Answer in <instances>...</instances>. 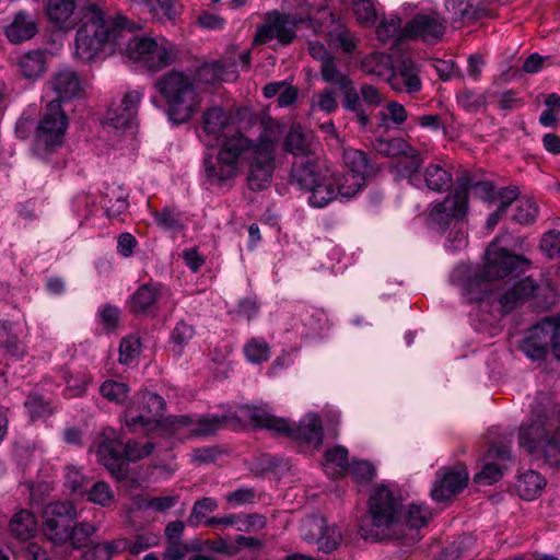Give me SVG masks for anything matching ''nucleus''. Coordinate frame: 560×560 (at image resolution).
Here are the masks:
<instances>
[{"label": "nucleus", "instance_id": "nucleus-1", "mask_svg": "<svg viewBox=\"0 0 560 560\" xmlns=\"http://www.w3.org/2000/svg\"><path fill=\"white\" fill-rule=\"evenodd\" d=\"M137 24L127 16L116 13L106 15L96 3L81 8L80 26L75 35L77 55L91 60L109 45L114 46L125 32L132 33Z\"/></svg>", "mask_w": 560, "mask_h": 560}, {"label": "nucleus", "instance_id": "nucleus-2", "mask_svg": "<svg viewBox=\"0 0 560 560\" xmlns=\"http://www.w3.org/2000/svg\"><path fill=\"white\" fill-rule=\"evenodd\" d=\"M529 266L530 261L526 257L511 254L505 248H499L493 241L487 248L483 268L463 282V294L468 302L480 303L494 293L495 280L508 276L517 277Z\"/></svg>", "mask_w": 560, "mask_h": 560}, {"label": "nucleus", "instance_id": "nucleus-3", "mask_svg": "<svg viewBox=\"0 0 560 560\" xmlns=\"http://www.w3.org/2000/svg\"><path fill=\"white\" fill-rule=\"evenodd\" d=\"M238 422L247 421L256 428L273 431L277 435L288 436L294 441L318 446L323 443V427L315 416L305 417L298 425L285 418H278L265 408L245 405L234 416Z\"/></svg>", "mask_w": 560, "mask_h": 560}, {"label": "nucleus", "instance_id": "nucleus-4", "mask_svg": "<svg viewBox=\"0 0 560 560\" xmlns=\"http://www.w3.org/2000/svg\"><path fill=\"white\" fill-rule=\"evenodd\" d=\"M402 502L399 497L386 486H376L369 498L365 536L372 539L387 540L401 539ZM364 530V527L362 526Z\"/></svg>", "mask_w": 560, "mask_h": 560}, {"label": "nucleus", "instance_id": "nucleus-5", "mask_svg": "<svg viewBox=\"0 0 560 560\" xmlns=\"http://www.w3.org/2000/svg\"><path fill=\"white\" fill-rule=\"evenodd\" d=\"M289 184L310 192L308 202L315 208H323L336 199L328 171L316 155L301 156L292 161Z\"/></svg>", "mask_w": 560, "mask_h": 560}, {"label": "nucleus", "instance_id": "nucleus-6", "mask_svg": "<svg viewBox=\"0 0 560 560\" xmlns=\"http://www.w3.org/2000/svg\"><path fill=\"white\" fill-rule=\"evenodd\" d=\"M167 104V116L176 125L187 122L199 107L194 81L183 72L171 71L154 84Z\"/></svg>", "mask_w": 560, "mask_h": 560}, {"label": "nucleus", "instance_id": "nucleus-7", "mask_svg": "<svg viewBox=\"0 0 560 560\" xmlns=\"http://www.w3.org/2000/svg\"><path fill=\"white\" fill-rule=\"evenodd\" d=\"M165 410L162 396L143 392L136 395L124 412L125 425L130 433L150 432L161 425V417Z\"/></svg>", "mask_w": 560, "mask_h": 560}, {"label": "nucleus", "instance_id": "nucleus-8", "mask_svg": "<svg viewBox=\"0 0 560 560\" xmlns=\"http://www.w3.org/2000/svg\"><path fill=\"white\" fill-rule=\"evenodd\" d=\"M68 127V117L57 101L49 102L39 120L33 144L36 155L45 159L57 148L61 147Z\"/></svg>", "mask_w": 560, "mask_h": 560}, {"label": "nucleus", "instance_id": "nucleus-9", "mask_svg": "<svg viewBox=\"0 0 560 560\" xmlns=\"http://www.w3.org/2000/svg\"><path fill=\"white\" fill-rule=\"evenodd\" d=\"M521 350L532 360H542L551 350L560 361V316L546 317L532 326L526 331Z\"/></svg>", "mask_w": 560, "mask_h": 560}, {"label": "nucleus", "instance_id": "nucleus-10", "mask_svg": "<svg viewBox=\"0 0 560 560\" xmlns=\"http://www.w3.org/2000/svg\"><path fill=\"white\" fill-rule=\"evenodd\" d=\"M78 518V511L72 502L54 501L43 510V533L55 546H65L69 540V530Z\"/></svg>", "mask_w": 560, "mask_h": 560}, {"label": "nucleus", "instance_id": "nucleus-11", "mask_svg": "<svg viewBox=\"0 0 560 560\" xmlns=\"http://www.w3.org/2000/svg\"><path fill=\"white\" fill-rule=\"evenodd\" d=\"M303 22L302 16L278 11L268 12L265 23L256 30L254 44L264 45L277 39L282 46L290 45L295 40L298 26Z\"/></svg>", "mask_w": 560, "mask_h": 560}, {"label": "nucleus", "instance_id": "nucleus-12", "mask_svg": "<svg viewBox=\"0 0 560 560\" xmlns=\"http://www.w3.org/2000/svg\"><path fill=\"white\" fill-rule=\"evenodd\" d=\"M469 475L464 465L441 467L435 472V481L431 489L433 501L446 502L460 493L468 483Z\"/></svg>", "mask_w": 560, "mask_h": 560}, {"label": "nucleus", "instance_id": "nucleus-13", "mask_svg": "<svg viewBox=\"0 0 560 560\" xmlns=\"http://www.w3.org/2000/svg\"><path fill=\"white\" fill-rule=\"evenodd\" d=\"M518 442L529 454L542 453L549 459L552 457L556 431L550 435L547 419L538 417L532 423L521 427Z\"/></svg>", "mask_w": 560, "mask_h": 560}, {"label": "nucleus", "instance_id": "nucleus-14", "mask_svg": "<svg viewBox=\"0 0 560 560\" xmlns=\"http://www.w3.org/2000/svg\"><path fill=\"white\" fill-rule=\"evenodd\" d=\"M247 186L253 191H261L268 188L275 171L273 145L269 141H262L260 150L246 164Z\"/></svg>", "mask_w": 560, "mask_h": 560}, {"label": "nucleus", "instance_id": "nucleus-15", "mask_svg": "<svg viewBox=\"0 0 560 560\" xmlns=\"http://www.w3.org/2000/svg\"><path fill=\"white\" fill-rule=\"evenodd\" d=\"M261 145L262 141L255 142L236 130L231 135L224 136L218 153L222 160L229 161L238 171L241 166L245 165L256 155Z\"/></svg>", "mask_w": 560, "mask_h": 560}, {"label": "nucleus", "instance_id": "nucleus-16", "mask_svg": "<svg viewBox=\"0 0 560 560\" xmlns=\"http://www.w3.org/2000/svg\"><path fill=\"white\" fill-rule=\"evenodd\" d=\"M302 537L317 546L326 553L337 549L341 541V534L336 526H328L326 520L319 516L307 518L301 528Z\"/></svg>", "mask_w": 560, "mask_h": 560}, {"label": "nucleus", "instance_id": "nucleus-17", "mask_svg": "<svg viewBox=\"0 0 560 560\" xmlns=\"http://www.w3.org/2000/svg\"><path fill=\"white\" fill-rule=\"evenodd\" d=\"M386 82L396 93L413 95L422 90L420 68L410 58H405L392 66Z\"/></svg>", "mask_w": 560, "mask_h": 560}, {"label": "nucleus", "instance_id": "nucleus-18", "mask_svg": "<svg viewBox=\"0 0 560 560\" xmlns=\"http://www.w3.org/2000/svg\"><path fill=\"white\" fill-rule=\"evenodd\" d=\"M446 28V20L438 15L417 14L402 27L405 39H421L436 43L442 39Z\"/></svg>", "mask_w": 560, "mask_h": 560}, {"label": "nucleus", "instance_id": "nucleus-19", "mask_svg": "<svg viewBox=\"0 0 560 560\" xmlns=\"http://www.w3.org/2000/svg\"><path fill=\"white\" fill-rule=\"evenodd\" d=\"M97 457L116 480L121 481L128 477L129 466L125 460L124 443L120 440L104 434L97 446Z\"/></svg>", "mask_w": 560, "mask_h": 560}, {"label": "nucleus", "instance_id": "nucleus-20", "mask_svg": "<svg viewBox=\"0 0 560 560\" xmlns=\"http://www.w3.org/2000/svg\"><path fill=\"white\" fill-rule=\"evenodd\" d=\"M163 296H172L170 289L164 284L160 282L141 284L128 301L129 310L136 315L150 314L153 312L158 301Z\"/></svg>", "mask_w": 560, "mask_h": 560}, {"label": "nucleus", "instance_id": "nucleus-21", "mask_svg": "<svg viewBox=\"0 0 560 560\" xmlns=\"http://www.w3.org/2000/svg\"><path fill=\"white\" fill-rule=\"evenodd\" d=\"M466 213L467 206L459 199L457 200L452 195H448L442 202L436 203L432 208L429 217L444 232L451 225L456 228L458 224H462Z\"/></svg>", "mask_w": 560, "mask_h": 560}, {"label": "nucleus", "instance_id": "nucleus-22", "mask_svg": "<svg viewBox=\"0 0 560 560\" xmlns=\"http://www.w3.org/2000/svg\"><path fill=\"white\" fill-rule=\"evenodd\" d=\"M141 96L138 91L126 93L119 106L108 109L106 124L117 130L131 128L137 118Z\"/></svg>", "mask_w": 560, "mask_h": 560}, {"label": "nucleus", "instance_id": "nucleus-23", "mask_svg": "<svg viewBox=\"0 0 560 560\" xmlns=\"http://www.w3.org/2000/svg\"><path fill=\"white\" fill-rule=\"evenodd\" d=\"M39 32L37 18L24 10L16 12L4 27V35L11 44L19 45L34 38Z\"/></svg>", "mask_w": 560, "mask_h": 560}, {"label": "nucleus", "instance_id": "nucleus-24", "mask_svg": "<svg viewBox=\"0 0 560 560\" xmlns=\"http://www.w3.org/2000/svg\"><path fill=\"white\" fill-rule=\"evenodd\" d=\"M232 122V116L220 106H211L202 114V132L208 138L207 144L214 145L224 136L226 129Z\"/></svg>", "mask_w": 560, "mask_h": 560}, {"label": "nucleus", "instance_id": "nucleus-25", "mask_svg": "<svg viewBox=\"0 0 560 560\" xmlns=\"http://www.w3.org/2000/svg\"><path fill=\"white\" fill-rule=\"evenodd\" d=\"M52 91L57 94L55 101L61 102L80 97L83 93V81L79 74L69 69L63 68L55 72L49 81Z\"/></svg>", "mask_w": 560, "mask_h": 560}, {"label": "nucleus", "instance_id": "nucleus-26", "mask_svg": "<svg viewBox=\"0 0 560 560\" xmlns=\"http://www.w3.org/2000/svg\"><path fill=\"white\" fill-rule=\"evenodd\" d=\"M431 518L430 510L421 503H411L408 506L402 505L401 523L404 544H412L418 539V530L425 526Z\"/></svg>", "mask_w": 560, "mask_h": 560}, {"label": "nucleus", "instance_id": "nucleus-27", "mask_svg": "<svg viewBox=\"0 0 560 560\" xmlns=\"http://www.w3.org/2000/svg\"><path fill=\"white\" fill-rule=\"evenodd\" d=\"M342 162L347 171L354 174V180H352L353 188L359 187L362 178L373 176L377 172V168L371 163L369 155L358 149H345Z\"/></svg>", "mask_w": 560, "mask_h": 560}, {"label": "nucleus", "instance_id": "nucleus-28", "mask_svg": "<svg viewBox=\"0 0 560 560\" xmlns=\"http://www.w3.org/2000/svg\"><path fill=\"white\" fill-rule=\"evenodd\" d=\"M404 158H406V160L398 161L390 166V173L396 180L407 179L410 185L421 188L422 177L419 174V170L422 165V159L419 150L412 148V152L406 153Z\"/></svg>", "mask_w": 560, "mask_h": 560}, {"label": "nucleus", "instance_id": "nucleus-29", "mask_svg": "<svg viewBox=\"0 0 560 560\" xmlns=\"http://www.w3.org/2000/svg\"><path fill=\"white\" fill-rule=\"evenodd\" d=\"M538 290L537 283L529 277L514 283L505 292L499 294V303L503 312L509 313L523 303Z\"/></svg>", "mask_w": 560, "mask_h": 560}, {"label": "nucleus", "instance_id": "nucleus-30", "mask_svg": "<svg viewBox=\"0 0 560 560\" xmlns=\"http://www.w3.org/2000/svg\"><path fill=\"white\" fill-rule=\"evenodd\" d=\"M77 7L75 0H47L45 11L48 21L58 30L73 28L72 15Z\"/></svg>", "mask_w": 560, "mask_h": 560}, {"label": "nucleus", "instance_id": "nucleus-31", "mask_svg": "<svg viewBox=\"0 0 560 560\" xmlns=\"http://www.w3.org/2000/svg\"><path fill=\"white\" fill-rule=\"evenodd\" d=\"M18 68L23 78L31 81L37 80L48 69L47 51L43 49L26 51L19 58Z\"/></svg>", "mask_w": 560, "mask_h": 560}, {"label": "nucleus", "instance_id": "nucleus-32", "mask_svg": "<svg viewBox=\"0 0 560 560\" xmlns=\"http://www.w3.org/2000/svg\"><path fill=\"white\" fill-rule=\"evenodd\" d=\"M283 149L293 155V160L301 156L310 158L316 155L310 137L302 131L299 125L291 126L284 138Z\"/></svg>", "mask_w": 560, "mask_h": 560}, {"label": "nucleus", "instance_id": "nucleus-33", "mask_svg": "<svg viewBox=\"0 0 560 560\" xmlns=\"http://www.w3.org/2000/svg\"><path fill=\"white\" fill-rule=\"evenodd\" d=\"M229 420V417L223 416H205L194 421L190 416H176L173 423L180 427L194 425L191 432L196 435H211L222 428Z\"/></svg>", "mask_w": 560, "mask_h": 560}, {"label": "nucleus", "instance_id": "nucleus-34", "mask_svg": "<svg viewBox=\"0 0 560 560\" xmlns=\"http://www.w3.org/2000/svg\"><path fill=\"white\" fill-rule=\"evenodd\" d=\"M203 167L206 177L211 184L225 183L232 179L238 172L229 161L222 160L219 153L217 158L206 156Z\"/></svg>", "mask_w": 560, "mask_h": 560}, {"label": "nucleus", "instance_id": "nucleus-35", "mask_svg": "<svg viewBox=\"0 0 560 560\" xmlns=\"http://www.w3.org/2000/svg\"><path fill=\"white\" fill-rule=\"evenodd\" d=\"M422 184L432 191L444 192L452 186V174L443 165L438 163L429 164L421 175Z\"/></svg>", "mask_w": 560, "mask_h": 560}, {"label": "nucleus", "instance_id": "nucleus-36", "mask_svg": "<svg viewBox=\"0 0 560 560\" xmlns=\"http://www.w3.org/2000/svg\"><path fill=\"white\" fill-rule=\"evenodd\" d=\"M339 90L343 93L342 107L354 115L362 128H366L371 122V118L363 107L361 94L354 88L353 81H350V85L346 89Z\"/></svg>", "mask_w": 560, "mask_h": 560}, {"label": "nucleus", "instance_id": "nucleus-37", "mask_svg": "<svg viewBox=\"0 0 560 560\" xmlns=\"http://www.w3.org/2000/svg\"><path fill=\"white\" fill-rule=\"evenodd\" d=\"M12 535L21 540H27L34 537L37 530V521L35 515L28 510L16 512L10 522Z\"/></svg>", "mask_w": 560, "mask_h": 560}, {"label": "nucleus", "instance_id": "nucleus-38", "mask_svg": "<svg viewBox=\"0 0 560 560\" xmlns=\"http://www.w3.org/2000/svg\"><path fill=\"white\" fill-rule=\"evenodd\" d=\"M372 147L380 155L385 158L404 156L406 153H411L413 148L405 139L399 137L375 138L372 142Z\"/></svg>", "mask_w": 560, "mask_h": 560}, {"label": "nucleus", "instance_id": "nucleus-39", "mask_svg": "<svg viewBox=\"0 0 560 560\" xmlns=\"http://www.w3.org/2000/svg\"><path fill=\"white\" fill-rule=\"evenodd\" d=\"M546 481L537 471L527 470L518 477L516 490L524 500L535 499L544 489Z\"/></svg>", "mask_w": 560, "mask_h": 560}, {"label": "nucleus", "instance_id": "nucleus-40", "mask_svg": "<svg viewBox=\"0 0 560 560\" xmlns=\"http://www.w3.org/2000/svg\"><path fill=\"white\" fill-rule=\"evenodd\" d=\"M98 527L88 521L79 522L72 525L69 530V540L73 549H83L89 547L91 538L96 534Z\"/></svg>", "mask_w": 560, "mask_h": 560}, {"label": "nucleus", "instance_id": "nucleus-41", "mask_svg": "<svg viewBox=\"0 0 560 560\" xmlns=\"http://www.w3.org/2000/svg\"><path fill=\"white\" fill-rule=\"evenodd\" d=\"M86 500L102 508L110 506L115 502V494L110 486L105 481H95L90 488L84 490Z\"/></svg>", "mask_w": 560, "mask_h": 560}, {"label": "nucleus", "instance_id": "nucleus-42", "mask_svg": "<svg viewBox=\"0 0 560 560\" xmlns=\"http://www.w3.org/2000/svg\"><path fill=\"white\" fill-rule=\"evenodd\" d=\"M329 179L334 184V188L336 191V197L340 196L342 198L349 199L355 196L366 184L368 178H362V183H360L359 187H352V180H354V174H351L347 171L346 174H331L328 175Z\"/></svg>", "mask_w": 560, "mask_h": 560}, {"label": "nucleus", "instance_id": "nucleus-43", "mask_svg": "<svg viewBox=\"0 0 560 560\" xmlns=\"http://www.w3.org/2000/svg\"><path fill=\"white\" fill-rule=\"evenodd\" d=\"M24 407L26 408L32 420L46 418L54 413V408L51 407L50 402L46 400L44 396L36 393H31L26 397Z\"/></svg>", "mask_w": 560, "mask_h": 560}, {"label": "nucleus", "instance_id": "nucleus-44", "mask_svg": "<svg viewBox=\"0 0 560 560\" xmlns=\"http://www.w3.org/2000/svg\"><path fill=\"white\" fill-rule=\"evenodd\" d=\"M320 77L324 82L336 84L339 89H346L352 81L348 74L339 70L335 57L320 65Z\"/></svg>", "mask_w": 560, "mask_h": 560}, {"label": "nucleus", "instance_id": "nucleus-45", "mask_svg": "<svg viewBox=\"0 0 560 560\" xmlns=\"http://www.w3.org/2000/svg\"><path fill=\"white\" fill-rule=\"evenodd\" d=\"M130 388L126 383L107 380L100 386V394L115 404H122L128 398Z\"/></svg>", "mask_w": 560, "mask_h": 560}, {"label": "nucleus", "instance_id": "nucleus-46", "mask_svg": "<svg viewBox=\"0 0 560 560\" xmlns=\"http://www.w3.org/2000/svg\"><path fill=\"white\" fill-rule=\"evenodd\" d=\"M389 58L381 54H371L361 61V70L369 75L382 77L389 72Z\"/></svg>", "mask_w": 560, "mask_h": 560}, {"label": "nucleus", "instance_id": "nucleus-47", "mask_svg": "<svg viewBox=\"0 0 560 560\" xmlns=\"http://www.w3.org/2000/svg\"><path fill=\"white\" fill-rule=\"evenodd\" d=\"M89 479L75 466L66 467L65 486L72 495H83L88 488Z\"/></svg>", "mask_w": 560, "mask_h": 560}, {"label": "nucleus", "instance_id": "nucleus-48", "mask_svg": "<svg viewBox=\"0 0 560 560\" xmlns=\"http://www.w3.org/2000/svg\"><path fill=\"white\" fill-rule=\"evenodd\" d=\"M539 212L537 203L530 198H522L517 200L516 211L513 221L520 224L534 223Z\"/></svg>", "mask_w": 560, "mask_h": 560}, {"label": "nucleus", "instance_id": "nucleus-49", "mask_svg": "<svg viewBox=\"0 0 560 560\" xmlns=\"http://www.w3.org/2000/svg\"><path fill=\"white\" fill-rule=\"evenodd\" d=\"M119 550L117 541H104L89 545L83 555L84 560H110L114 553Z\"/></svg>", "mask_w": 560, "mask_h": 560}, {"label": "nucleus", "instance_id": "nucleus-50", "mask_svg": "<svg viewBox=\"0 0 560 560\" xmlns=\"http://www.w3.org/2000/svg\"><path fill=\"white\" fill-rule=\"evenodd\" d=\"M173 62V51L165 46L156 44L152 52L147 57L144 65L150 71H160Z\"/></svg>", "mask_w": 560, "mask_h": 560}, {"label": "nucleus", "instance_id": "nucleus-51", "mask_svg": "<svg viewBox=\"0 0 560 560\" xmlns=\"http://www.w3.org/2000/svg\"><path fill=\"white\" fill-rule=\"evenodd\" d=\"M244 352L248 361L253 363H261L269 359L270 347L259 338H252L244 347Z\"/></svg>", "mask_w": 560, "mask_h": 560}, {"label": "nucleus", "instance_id": "nucleus-52", "mask_svg": "<svg viewBox=\"0 0 560 560\" xmlns=\"http://www.w3.org/2000/svg\"><path fill=\"white\" fill-rule=\"evenodd\" d=\"M156 224L168 231H180L184 228L182 215L173 208H164L153 213Z\"/></svg>", "mask_w": 560, "mask_h": 560}, {"label": "nucleus", "instance_id": "nucleus-53", "mask_svg": "<svg viewBox=\"0 0 560 560\" xmlns=\"http://www.w3.org/2000/svg\"><path fill=\"white\" fill-rule=\"evenodd\" d=\"M218 509V502L210 497H205L194 503L190 515L187 520L189 526H197L200 524L207 513L213 512Z\"/></svg>", "mask_w": 560, "mask_h": 560}, {"label": "nucleus", "instance_id": "nucleus-54", "mask_svg": "<svg viewBox=\"0 0 560 560\" xmlns=\"http://www.w3.org/2000/svg\"><path fill=\"white\" fill-rule=\"evenodd\" d=\"M353 10L360 24L370 26L376 22L377 11L373 0H353Z\"/></svg>", "mask_w": 560, "mask_h": 560}, {"label": "nucleus", "instance_id": "nucleus-55", "mask_svg": "<svg viewBox=\"0 0 560 560\" xmlns=\"http://www.w3.org/2000/svg\"><path fill=\"white\" fill-rule=\"evenodd\" d=\"M155 445L152 442H147L144 444H140L137 441L129 440L126 444H124V456L125 460L128 462H138L147 456H149Z\"/></svg>", "mask_w": 560, "mask_h": 560}, {"label": "nucleus", "instance_id": "nucleus-56", "mask_svg": "<svg viewBox=\"0 0 560 560\" xmlns=\"http://www.w3.org/2000/svg\"><path fill=\"white\" fill-rule=\"evenodd\" d=\"M140 354V339L128 336L121 339L119 345V362L130 364Z\"/></svg>", "mask_w": 560, "mask_h": 560}, {"label": "nucleus", "instance_id": "nucleus-57", "mask_svg": "<svg viewBox=\"0 0 560 560\" xmlns=\"http://www.w3.org/2000/svg\"><path fill=\"white\" fill-rule=\"evenodd\" d=\"M224 66L220 61L203 63L197 71V78L206 84H213L217 81L224 80Z\"/></svg>", "mask_w": 560, "mask_h": 560}, {"label": "nucleus", "instance_id": "nucleus-58", "mask_svg": "<svg viewBox=\"0 0 560 560\" xmlns=\"http://www.w3.org/2000/svg\"><path fill=\"white\" fill-rule=\"evenodd\" d=\"M480 179H477L476 176L465 171L457 179V188L455 189V192L452 195L457 200L459 199L462 202H464L467 206L468 202V191L476 188V184L479 183Z\"/></svg>", "mask_w": 560, "mask_h": 560}, {"label": "nucleus", "instance_id": "nucleus-59", "mask_svg": "<svg viewBox=\"0 0 560 560\" xmlns=\"http://www.w3.org/2000/svg\"><path fill=\"white\" fill-rule=\"evenodd\" d=\"M381 40L386 42L390 38H402L401 20L398 16L392 18L389 21H383L376 30Z\"/></svg>", "mask_w": 560, "mask_h": 560}, {"label": "nucleus", "instance_id": "nucleus-60", "mask_svg": "<svg viewBox=\"0 0 560 560\" xmlns=\"http://www.w3.org/2000/svg\"><path fill=\"white\" fill-rule=\"evenodd\" d=\"M457 102L465 110L476 113L486 105V97L470 90H464L457 95Z\"/></svg>", "mask_w": 560, "mask_h": 560}, {"label": "nucleus", "instance_id": "nucleus-61", "mask_svg": "<svg viewBox=\"0 0 560 560\" xmlns=\"http://www.w3.org/2000/svg\"><path fill=\"white\" fill-rule=\"evenodd\" d=\"M156 42L152 38L141 37L133 38L132 42L129 43L128 49L132 57L145 61L147 57L152 52V50L156 46Z\"/></svg>", "mask_w": 560, "mask_h": 560}, {"label": "nucleus", "instance_id": "nucleus-62", "mask_svg": "<svg viewBox=\"0 0 560 560\" xmlns=\"http://www.w3.org/2000/svg\"><path fill=\"white\" fill-rule=\"evenodd\" d=\"M194 334L195 329L191 325H188L183 320L176 324L172 331L171 339L178 347V354L182 352L183 347H185L192 338Z\"/></svg>", "mask_w": 560, "mask_h": 560}, {"label": "nucleus", "instance_id": "nucleus-63", "mask_svg": "<svg viewBox=\"0 0 560 560\" xmlns=\"http://www.w3.org/2000/svg\"><path fill=\"white\" fill-rule=\"evenodd\" d=\"M541 250L549 257L560 255V231L551 230L544 234L540 241Z\"/></svg>", "mask_w": 560, "mask_h": 560}, {"label": "nucleus", "instance_id": "nucleus-64", "mask_svg": "<svg viewBox=\"0 0 560 560\" xmlns=\"http://www.w3.org/2000/svg\"><path fill=\"white\" fill-rule=\"evenodd\" d=\"M502 477V470L498 464L488 463L474 477V481L479 485H492Z\"/></svg>", "mask_w": 560, "mask_h": 560}]
</instances>
